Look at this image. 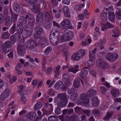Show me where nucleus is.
<instances>
[{
    "label": "nucleus",
    "instance_id": "obj_52",
    "mask_svg": "<svg viewBox=\"0 0 121 121\" xmlns=\"http://www.w3.org/2000/svg\"><path fill=\"white\" fill-rule=\"evenodd\" d=\"M113 31L114 34V35H112V36L114 37H118L119 34V31L118 30H113Z\"/></svg>",
    "mask_w": 121,
    "mask_h": 121
},
{
    "label": "nucleus",
    "instance_id": "obj_62",
    "mask_svg": "<svg viewBox=\"0 0 121 121\" xmlns=\"http://www.w3.org/2000/svg\"><path fill=\"white\" fill-rule=\"evenodd\" d=\"M42 8L43 9H47V3L44 1L42 2Z\"/></svg>",
    "mask_w": 121,
    "mask_h": 121
},
{
    "label": "nucleus",
    "instance_id": "obj_22",
    "mask_svg": "<svg viewBox=\"0 0 121 121\" xmlns=\"http://www.w3.org/2000/svg\"><path fill=\"white\" fill-rule=\"evenodd\" d=\"M58 96L60 99L65 102H67V96L65 93H60L58 94Z\"/></svg>",
    "mask_w": 121,
    "mask_h": 121
},
{
    "label": "nucleus",
    "instance_id": "obj_39",
    "mask_svg": "<svg viewBox=\"0 0 121 121\" xmlns=\"http://www.w3.org/2000/svg\"><path fill=\"white\" fill-rule=\"evenodd\" d=\"M45 106L46 108H48L50 109L49 112H52L53 110V106L52 104H50L48 103H45Z\"/></svg>",
    "mask_w": 121,
    "mask_h": 121
},
{
    "label": "nucleus",
    "instance_id": "obj_40",
    "mask_svg": "<svg viewBox=\"0 0 121 121\" xmlns=\"http://www.w3.org/2000/svg\"><path fill=\"white\" fill-rule=\"evenodd\" d=\"M5 22L6 25L8 26H10L12 23L10 17H6Z\"/></svg>",
    "mask_w": 121,
    "mask_h": 121
},
{
    "label": "nucleus",
    "instance_id": "obj_43",
    "mask_svg": "<svg viewBox=\"0 0 121 121\" xmlns=\"http://www.w3.org/2000/svg\"><path fill=\"white\" fill-rule=\"evenodd\" d=\"M78 96V95L75 93L71 95L70 97V99L72 101H75L76 99Z\"/></svg>",
    "mask_w": 121,
    "mask_h": 121
},
{
    "label": "nucleus",
    "instance_id": "obj_17",
    "mask_svg": "<svg viewBox=\"0 0 121 121\" xmlns=\"http://www.w3.org/2000/svg\"><path fill=\"white\" fill-rule=\"evenodd\" d=\"M33 30L30 28L25 29L24 36L26 38H27L30 36L32 34Z\"/></svg>",
    "mask_w": 121,
    "mask_h": 121
},
{
    "label": "nucleus",
    "instance_id": "obj_41",
    "mask_svg": "<svg viewBox=\"0 0 121 121\" xmlns=\"http://www.w3.org/2000/svg\"><path fill=\"white\" fill-rule=\"evenodd\" d=\"M36 23H39V24H42L43 22V18H38L36 17Z\"/></svg>",
    "mask_w": 121,
    "mask_h": 121
},
{
    "label": "nucleus",
    "instance_id": "obj_60",
    "mask_svg": "<svg viewBox=\"0 0 121 121\" xmlns=\"http://www.w3.org/2000/svg\"><path fill=\"white\" fill-rule=\"evenodd\" d=\"M43 13H42V12H39L37 14V16L36 17L38 18H43Z\"/></svg>",
    "mask_w": 121,
    "mask_h": 121
},
{
    "label": "nucleus",
    "instance_id": "obj_16",
    "mask_svg": "<svg viewBox=\"0 0 121 121\" xmlns=\"http://www.w3.org/2000/svg\"><path fill=\"white\" fill-rule=\"evenodd\" d=\"M65 16L69 17L70 16V10L68 7L67 6L64 7L62 9Z\"/></svg>",
    "mask_w": 121,
    "mask_h": 121
},
{
    "label": "nucleus",
    "instance_id": "obj_14",
    "mask_svg": "<svg viewBox=\"0 0 121 121\" xmlns=\"http://www.w3.org/2000/svg\"><path fill=\"white\" fill-rule=\"evenodd\" d=\"M69 78V74L68 73H65L63 75L62 79L66 85L69 84L70 83Z\"/></svg>",
    "mask_w": 121,
    "mask_h": 121
},
{
    "label": "nucleus",
    "instance_id": "obj_31",
    "mask_svg": "<svg viewBox=\"0 0 121 121\" xmlns=\"http://www.w3.org/2000/svg\"><path fill=\"white\" fill-rule=\"evenodd\" d=\"M96 93L97 92L96 91L93 89L90 90L87 92L88 95L90 97L94 96Z\"/></svg>",
    "mask_w": 121,
    "mask_h": 121
},
{
    "label": "nucleus",
    "instance_id": "obj_59",
    "mask_svg": "<svg viewBox=\"0 0 121 121\" xmlns=\"http://www.w3.org/2000/svg\"><path fill=\"white\" fill-rule=\"evenodd\" d=\"M100 89L101 93L103 94H104L106 91V89L103 86H100Z\"/></svg>",
    "mask_w": 121,
    "mask_h": 121
},
{
    "label": "nucleus",
    "instance_id": "obj_3",
    "mask_svg": "<svg viewBox=\"0 0 121 121\" xmlns=\"http://www.w3.org/2000/svg\"><path fill=\"white\" fill-rule=\"evenodd\" d=\"M73 37V33L69 30L64 31V34L61 37V39L63 41L69 40L72 39Z\"/></svg>",
    "mask_w": 121,
    "mask_h": 121
},
{
    "label": "nucleus",
    "instance_id": "obj_64",
    "mask_svg": "<svg viewBox=\"0 0 121 121\" xmlns=\"http://www.w3.org/2000/svg\"><path fill=\"white\" fill-rule=\"evenodd\" d=\"M11 39L12 41L13 42V43H14L16 40V39L14 35H12L11 36Z\"/></svg>",
    "mask_w": 121,
    "mask_h": 121
},
{
    "label": "nucleus",
    "instance_id": "obj_6",
    "mask_svg": "<svg viewBox=\"0 0 121 121\" xmlns=\"http://www.w3.org/2000/svg\"><path fill=\"white\" fill-rule=\"evenodd\" d=\"M97 65L98 66L103 69H108L110 68L109 65L107 62L101 59H99L98 60Z\"/></svg>",
    "mask_w": 121,
    "mask_h": 121
},
{
    "label": "nucleus",
    "instance_id": "obj_54",
    "mask_svg": "<svg viewBox=\"0 0 121 121\" xmlns=\"http://www.w3.org/2000/svg\"><path fill=\"white\" fill-rule=\"evenodd\" d=\"M51 3L52 6L55 7L58 4V2L56 0H51Z\"/></svg>",
    "mask_w": 121,
    "mask_h": 121
},
{
    "label": "nucleus",
    "instance_id": "obj_36",
    "mask_svg": "<svg viewBox=\"0 0 121 121\" xmlns=\"http://www.w3.org/2000/svg\"><path fill=\"white\" fill-rule=\"evenodd\" d=\"M10 34L8 32H6L3 33L1 35V37L3 39H7L9 37Z\"/></svg>",
    "mask_w": 121,
    "mask_h": 121
},
{
    "label": "nucleus",
    "instance_id": "obj_2",
    "mask_svg": "<svg viewBox=\"0 0 121 121\" xmlns=\"http://www.w3.org/2000/svg\"><path fill=\"white\" fill-rule=\"evenodd\" d=\"M89 100L87 98V95L86 94L83 93L81 94L77 101L78 104H87L88 103Z\"/></svg>",
    "mask_w": 121,
    "mask_h": 121
},
{
    "label": "nucleus",
    "instance_id": "obj_46",
    "mask_svg": "<svg viewBox=\"0 0 121 121\" xmlns=\"http://www.w3.org/2000/svg\"><path fill=\"white\" fill-rule=\"evenodd\" d=\"M16 24H14L10 29V32L12 34L14 33L15 30H16Z\"/></svg>",
    "mask_w": 121,
    "mask_h": 121
},
{
    "label": "nucleus",
    "instance_id": "obj_7",
    "mask_svg": "<svg viewBox=\"0 0 121 121\" xmlns=\"http://www.w3.org/2000/svg\"><path fill=\"white\" fill-rule=\"evenodd\" d=\"M16 30L17 32L15 34V36L16 37L18 38L19 40L21 39V34L23 31V27L22 25L20 23L17 24Z\"/></svg>",
    "mask_w": 121,
    "mask_h": 121
},
{
    "label": "nucleus",
    "instance_id": "obj_48",
    "mask_svg": "<svg viewBox=\"0 0 121 121\" xmlns=\"http://www.w3.org/2000/svg\"><path fill=\"white\" fill-rule=\"evenodd\" d=\"M22 96L21 97V102L22 104H25L26 102V95H25L22 94Z\"/></svg>",
    "mask_w": 121,
    "mask_h": 121
},
{
    "label": "nucleus",
    "instance_id": "obj_23",
    "mask_svg": "<svg viewBox=\"0 0 121 121\" xmlns=\"http://www.w3.org/2000/svg\"><path fill=\"white\" fill-rule=\"evenodd\" d=\"M111 93L113 97L118 96L119 95V91L115 89H112L111 91Z\"/></svg>",
    "mask_w": 121,
    "mask_h": 121
},
{
    "label": "nucleus",
    "instance_id": "obj_34",
    "mask_svg": "<svg viewBox=\"0 0 121 121\" xmlns=\"http://www.w3.org/2000/svg\"><path fill=\"white\" fill-rule=\"evenodd\" d=\"M101 17L103 21H106L107 19V14L106 13L103 11L100 14Z\"/></svg>",
    "mask_w": 121,
    "mask_h": 121
},
{
    "label": "nucleus",
    "instance_id": "obj_38",
    "mask_svg": "<svg viewBox=\"0 0 121 121\" xmlns=\"http://www.w3.org/2000/svg\"><path fill=\"white\" fill-rule=\"evenodd\" d=\"M80 58H82L83 57L85 54V51L83 50H80L77 52Z\"/></svg>",
    "mask_w": 121,
    "mask_h": 121
},
{
    "label": "nucleus",
    "instance_id": "obj_21",
    "mask_svg": "<svg viewBox=\"0 0 121 121\" xmlns=\"http://www.w3.org/2000/svg\"><path fill=\"white\" fill-rule=\"evenodd\" d=\"M97 49L95 48L93 51H90L89 52V58L90 59H95V53Z\"/></svg>",
    "mask_w": 121,
    "mask_h": 121
},
{
    "label": "nucleus",
    "instance_id": "obj_50",
    "mask_svg": "<svg viewBox=\"0 0 121 121\" xmlns=\"http://www.w3.org/2000/svg\"><path fill=\"white\" fill-rule=\"evenodd\" d=\"M84 6L85 5L84 4H79L76 6V8L77 10L80 11L81 10L82 8L84 7Z\"/></svg>",
    "mask_w": 121,
    "mask_h": 121
},
{
    "label": "nucleus",
    "instance_id": "obj_12",
    "mask_svg": "<svg viewBox=\"0 0 121 121\" xmlns=\"http://www.w3.org/2000/svg\"><path fill=\"white\" fill-rule=\"evenodd\" d=\"M11 43L10 41H7L5 42L4 46L3 48L4 52L5 53L9 52L10 49H10H9L11 47Z\"/></svg>",
    "mask_w": 121,
    "mask_h": 121
},
{
    "label": "nucleus",
    "instance_id": "obj_37",
    "mask_svg": "<svg viewBox=\"0 0 121 121\" xmlns=\"http://www.w3.org/2000/svg\"><path fill=\"white\" fill-rule=\"evenodd\" d=\"M67 102L62 101L57 104V106L59 107H63L65 106L67 104Z\"/></svg>",
    "mask_w": 121,
    "mask_h": 121
},
{
    "label": "nucleus",
    "instance_id": "obj_58",
    "mask_svg": "<svg viewBox=\"0 0 121 121\" xmlns=\"http://www.w3.org/2000/svg\"><path fill=\"white\" fill-rule=\"evenodd\" d=\"M92 111L93 114L95 115L98 114L99 113V110L98 109H95L93 110Z\"/></svg>",
    "mask_w": 121,
    "mask_h": 121
},
{
    "label": "nucleus",
    "instance_id": "obj_28",
    "mask_svg": "<svg viewBox=\"0 0 121 121\" xmlns=\"http://www.w3.org/2000/svg\"><path fill=\"white\" fill-rule=\"evenodd\" d=\"M108 18L110 21L113 22L115 19V15L114 12H111L109 13Z\"/></svg>",
    "mask_w": 121,
    "mask_h": 121
},
{
    "label": "nucleus",
    "instance_id": "obj_57",
    "mask_svg": "<svg viewBox=\"0 0 121 121\" xmlns=\"http://www.w3.org/2000/svg\"><path fill=\"white\" fill-rule=\"evenodd\" d=\"M108 105L109 104L108 102L106 101L104 102L103 103V109H106L108 107Z\"/></svg>",
    "mask_w": 121,
    "mask_h": 121
},
{
    "label": "nucleus",
    "instance_id": "obj_55",
    "mask_svg": "<svg viewBox=\"0 0 121 121\" xmlns=\"http://www.w3.org/2000/svg\"><path fill=\"white\" fill-rule=\"evenodd\" d=\"M75 91L74 88H72L68 90V94H75Z\"/></svg>",
    "mask_w": 121,
    "mask_h": 121
},
{
    "label": "nucleus",
    "instance_id": "obj_32",
    "mask_svg": "<svg viewBox=\"0 0 121 121\" xmlns=\"http://www.w3.org/2000/svg\"><path fill=\"white\" fill-rule=\"evenodd\" d=\"M116 16L118 20L121 19V10L119 8L117 9L116 12Z\"/></svg>",
    "mask_w": 121,
    "mask_h": 121
},
{
    "label": "nucleus",
    "instance_id": "obj_19",
    "mask_svg": "<svg viewBox=\"0 0 121 121\" xmlns=\"http://www.w3.org/2000/svg\"><path fill=\"white\" fill-rule=\"evenodd\" d=\"M113 26V25L111 24L109 22H108L105 25H102L101 30L104 31L108 29L112 28Z\"/></svg>",
    "mask_w": 121,
    "mask_h": 121
},
{
    "label": "nucleus",
    "instance_id": "obj_20",
    "mask_svg": "<svg viewBox=\"0 0 121 121\" xmlns=\"http://www.w3.org/2000/svg\"><path fill=\"white\" fill-rule=\"evenodd\" d=\"M36 114L33 112H31L28 114L26 116L27 117L31 120H34L35 118Z\"/></svg>",
    "mask_w": 121,
    "mask_h": 121
},
{
    "label": "nucleus",
    "instance_id": "obj_15",
    "mask_svg": "<svg viewBox=\"0 0 121 121\" xmlns=\"http://www.w3.org/2000/svg\"><path fill=\"white\" fill-rule=\"evenodd\" d=\"M55 88L56 89H62L63 90L66 89V87L65 86H64L63 83L60 82H57L55 85Z\"/></svg>",
    "mask_w": 121,
    "mask_h": 121
},
{
    "label": "nucleus",
    "instance_id": "obj_18",
    "mask_svg": "<svg viewBox=\"0 0 121 121\" xmlns=\"http://www.w3.org/2000/svg\"><path fill=\"white\" fill-rule=\"evenodd\" d=\"M91 101L92 104L93 106L96 107L99 105V101L97 96L93 97Z\"/></svg>",
    "mask_w": 121,
    "mask_h": 121
},
{
    "label": "nucleus",
    "instance_id": "obj_47",
    "mask_svg": "<svg viewBox=\"0 0 121 121\" xmlns=\"http://www.w3.org/2000/svg\"><path fill=\"white\" fill-rule=\"evenodd\" d=\"M33 8L32 9V11L35 13H37L39 11L38 7L36 5L34 4L33 6Z\"/></svg>",
    "mask_w": 121,
    "mask_h": 121
},
{
    "label": "nucleus",
    "instance_id": "obj_5",
    "mask_svg": "<svg viewBox=\"0 0 121 121\" xmlns=\"http://www.w3.org/2000/svg\"><path fill=\"white\" fill-rule=\"evenodd\" d=\"M43 32V29L40 26H36L34 29V36L36 39H39L40 37V34Z\"/></svg>",
    "mask_w": 121,
    "mask_h": 121
},
{
    "label": "nucleus",
    "instance_id": "obj_26",
    "mask_svg": "<svg viewBox=\"0 0 121 121\" xmlns=\"http://www.w3.org/2000/svg\"><path fill=\"white\" fill-rule=\"evenodd\" d=\"M80 82L79 80L77 78H75L73 82V86L76 88H78L80 86Z\"/></svg>",
    "mask_w": 121,
    "mask_h": 121
},
{
    "label": "nucleus",
    "instance_id": "obj_33",
    "mask_svg": "<svg viewBox=\"0 0 121 121\" xmlns=\"http://www.w3.org/2000/svg\"><path fill=\"white\" fill-rule=\"evenodd\" d=\"M42 107V104L41 102H38L35 104L34 108L35 110H38L40 109Z\"/></svg>",
    "mask_w": 121,
    "mask_h": 121
},
{
    "label": "nucleus",
    "instance_id": "obj_51",
    "mask_svg": "<svg viewBox=\"0 0 121 121\" xmlns=\"http://www.w3.org/2000/svg\"><path fill=\"white\" fill-rule=\"evenodd\" d=\"M51 50L52 48L50 46L48 47L44 51V54L48 55Z\"/></svg>",
    "mask_w": 121,
    "mask_h": 121
},
{
    "label": "nucleus",
    "instance_id": "obj_61",
    "mask_svg": "<svg viewBox=\"0 0 121 121\" xmlns=\"http://www.w3.org/2000/svg\"><path fill=\"white\" fill-rule=\"evenodd\" d=\"M48 93L49 95L53 96L55 95V91L53 89H50L48 92Z\"/></svg>",
    "mask_w": 121,
    "mask_h": 121
},
{
    "label": "nucleus",
    "instance_id": "obj_24",
    "mask_svg": "<svg viewBox=\"0 0 121 121\" xmlns=\"http://www.w3.org/2000/svg\"><path fill=\"white\" fill-rule=\"evenodd\" d=\"M87 70L83 69L80 72V75L82 78H84L87 76Z\"/></svg>",
    "mask_w": 121,
    "mask_h": 121
},
{
    "label": "nucleus",
    "instance_id": "obj_56",
    "mask_svg": "<svg viewBox=\"0 0 121 121\" xmlns=\"http://www.w3.org/2000/svg\"><path fill=\"white\" fill-rule=\"evenodd\" d=\"M87 69H88V71H90V72L91 74H92L93 76L95 77H96V73L95 72V71L94 70H93L92 69H88L87 68Z\"/></svg>",
    "mask_w": 121,
    "mask_h": 121
},
{
    "label": "nucleus",
    "instance_id": "obj_25",
    "mask_svg": "<svg viewBox=\"0 0 121 121\" xmlns=\"http://www.w3.org/2000/svg\"><path fill=\"white\" fill-rule=\"evenodd\" d=\"M29 23L31 26H34L35 24V19L33 18L32 15L31 14V16H30L29 19Z\"/></svg>",
    "mask_w": 121,
    "mask_h": 121
},
{
    "label": "nucleus",
    "instance_id": "obj_9",
    "mask_svg": "<svg viewBox=\"0 0 121 121\" xmlns=\"http://www.w3.org/2000/svg\"><path fill=\"white\" fill-rule=\"evenodd\" d=\"M17 50L18 54L21 56H23L26 53V49L23 44H19L18 45Z\"/></svg>",
    "mask_w": 121,
    "mask_h": 121
},
{
    "label": "nucleus",
    "instance_id": "obj_45",
    "mask_svg": "<svg viewBox=\"0 0 121 121\" xmlns=\"http://www.w3.org/2000/svg\"><path fill=\"white\" fill-rule=\"evenodd\" d=\"M95 59H90L87 63V65L89 66H91L95 63Z\"/></svg>",
    "mask_w": 121,
    "mask_h": 121
},
{
    "label": "nucleus",
    "instance_id": "obj_53",
    "mask_svg": "<svg viewBox=\"0 0 121 121\" xmlns=\"http://www.w3.org/2000/svg\"><path fill=\"white\" fill-rule=\"evenodd\" d=\"M55 113L57 115H59L61 113V111L60 108H57L55 110Z\"/></svg>",
    "mask_w": 121,
    "mask_h": 121
},
{
    "label": "nucleus",
    "instance_id": "obj_8",
    "mask_svg": "<svg viewBox=\"0 0 121 121\" xmlns=\"http://www.w3.org/2000/svg\"><path fill=\"white\" fill-rule=\"evenodd\" d=\"M118 55L117 53H114L113 54L108 53L106 56V59L109 61H113L117 60L118 58Z\"/></svg>",
    "mask_w": 121,
    "mask_h": 121
},
{
    "label": "nucleus",
    "instance_id": "obj_42",
    "mask_svg": "<svg viewBox=\"0 0 121 121\" xmlns=\"http://www.w3.org/2000/svg\"><path fill=\"white\" fill-rule=\"evenodd\" d=\"M57 117L55 116H51L48 118V121H55L57 120Z\"/></svg>",
    "mask_w": 121,
    "mask_h": 121
},
{
    "label": "nucleus",
    "instance_id": "obj_63",
    "mask_svg": "<svg viewBox=\"0 0 121 121\" xmlns=\"http://www.w3.org/2000/svg\"><path fill=\"white\" fill-rule=\"evenodd\" d=\"M75 111L76 113H78L81 111V108L79 107H77L74 108Z\"/></svg>",
    "mask_w": 121,
    "mask_h": 121
},
{
    "label": "nucleus",
    "instance_id": "obj_30",
    "mask_svg": "<svg viewBox=\"0 0 121 121\" xmlns=\"http://www.w3.org/2000/svg\"><path fill=\"white\" fill-rule=\"evenodd\" d=\"M43 17L46 20L49 21L51 18V15L49 12H43Z\"/></svg>",
    "mask_w": 121,
    "mask_h": 121
},
{
    "label": "nucleus",
    "instance_id": "obj_35",
    "mask_svg": "<svg viewBox=\"0 0 121 121\" xmlns=\"http://www.w3.org/2000/svg\"><path fill=\"white\" fill-rule=\"evenodd\" d=\"M79 56H78L77 53L73 54L72 56V59L74 61H78L80 58Z\"/></svg>",
    "mask_w": 121,
    "mask_h": 121
},
{
    "label": "nucleus",
    "instance_id": "obj_11",
    "mask_svg": "<svg viewBox=\"0 0 121 121\" xmlns=\"http://www.w3.org/2000/svg\"><path fill=\"white\" fill-rule=\"evenodd\" d=\"M10 92V90L6 89L2 93L0 96V98L2 100H4L7 98L9 96Z\"/></svg>",
    "mask_w": 121,
    "mask_h": 121
},
{
    "label": "nucleus",
    "instance_id": "obj_44",
    "mask_svg": "<svg viewBox=\"0 0 121 121\" xmlns=\"http://www.w3.org/2000/svg\"><path fill=\"white\" fill-rule=\"evenodd\" d=\"M18 15V14H16L13 13H12L11 16L12 20H13L14 22H16L17 21V18Z\"/></svg>",
    "mask_w": 121,
    "mask_h": 121
},
{
    "label": "nucleus",
    "instance_id": "obj_1",
    "mask_svg": "<svg viewBox=\"0 0 121 121\" xmlns=\"http://www.w3.org/2000/svg\"><path fill=\"white\" fill-rule=\"evenodd\" d=\"M59 35V32L58 30L53 29L51 31L50 37V40L52 43L57 44L58 39Z\"/></svg>",
    "mask_w": 121,
    "mask_h": 121
},
{
    "label": "nucleus",
    "instance_id": "obj_4",
    "mask_svg": "<svg viewBox=\"0 0 121 121\" xmlns=\"http://www.w3.org/2000/svg\"><path fill=\"white\" fill-rule=\"evenodd\" d=\"M60 25L61 29L64 30L70 29L72 26L70 22L69 19H65L62 21Z\"/></svg>",
    "mask_w": 121,
    "mask_h": 121
},
{
    "label": "nucleus",
    "instance_id": "obj_27",
    "mask_svg": "<svg viewBox=\"0 0 121 121\" xmlns=\"http://www.w3.org/2000/svg\"><path fill=\"white\" fill-rule=\"evenodd\" d=\"M113 112H108L105 116L103 119L105 120H108L111 118L112 116Z\"/></svg>",
    "mask_w": 121,
    "mask_h": 121
},
{
    "label": "nucleus",
    "instance_id": "obj_13",
    "mask_svg": "<svg viewBox=\"0 0 121 121\" xmlns=\"http://www.w3.org/2000/svg\"><path fill=\"white\" fill-rule=\"evenodd\" d=\"M30 16H31L30 14L28 13L25 17L23 16L21 17L20 18V22L21 23L24 24H26L27 22L28 18H29Z\"/></svg>",
    "mask_w": 121,
    "mask_h": 121
},
{
    "label": "nucleus",
    "instance_id": "obj_29",
    "mask_svg": "<svg viewBox=\"0 0 121 121\" xmlns=\"http://www.w3.org/2000/svg\"><path fill=\"white\" fill-rule=\"evenodd\" d=\"M13 9L15 12L19 13L20 12V8L19 4L15 3L13 5Z\"/></svg>",
    "mask_w": 121,
    "mask_h": 121
},
{
    "label": "nucleus",
    "instance_id": "obj_10",
    "mask_svg": "<svg viewBox=\"0 0 121 121\" xmlns=\"http://www.w3.org/2000/svg\"><path fill=\"white\" fill-rule=\"evenodd\" d=\"M35 40H33L32 39H31L28 40L25 44L26 48L29 50H30L34 48V44H36Z\"/></svg>",
    "mask_w": 121,
    "mask_h": 121
},
{
    "label": "nucleus",
    "instance_id": "obj_49",
    "mask_svg": "<svg viewBox=\"0 0 121 121\" xmlns=\"http://www.w3.org/2000/svg\"><path fill=\"white\" fill-rule=\"evenodd\" d=\"M68 69L69 71L72 72L73 73H75L78 71V69L76 68H69Z\"/></svg>",
    "mask_w": 121,
    "mask_h": 121
}]
</instances>
